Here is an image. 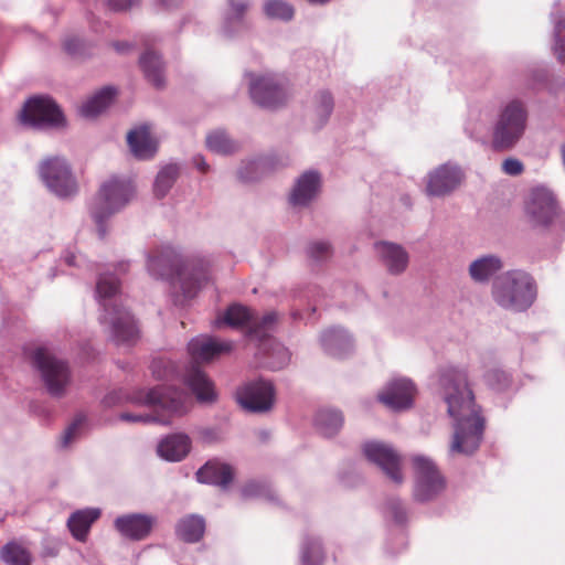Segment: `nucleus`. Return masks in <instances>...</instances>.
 <instances>
[{"label": "nucleus", "instance_id": "nucleus-47", "mask_svg": "<svg viewBox=\"0 0 565 565\" xmlns=\"http://www.w3.org/2000/svg\"><path fill=\"white\" fill-rule=\"evenodd\" d=\"M487 376H488L489 383H491V384H492L494 377L498 380L499 383L508 382V376L504 372L492 371V372L488 373Z\"/></svg>", "mask_w": 565, "mask_h": 565}, {"label": "nucleus", "instance_id": "nucleus-42", "mask_svg": "<svg viewBox=\"0 0 565 565\" xmlns=\"http://www.w3.org/2000/svg\"><path fill=\"white\" fill-rule=\"evenodd\" d=\"M309 255L317 260L328 258L331 255V247L326 242H316L310 245Z\"/></svg>", "mask_w": 565, "mask_h": 565}, {"label": "nucleus", "instance_id": "nucleus-20", "mask_svg": "<svg viewBox=\"0 0 565 565\" xmlns=\"http://www.w3.org/2000/svg\"><path fill=\"white\" fill-rule=\"evenodd\" d=\"M127 142L132 154L141 160L150 159L158 149V141L151 135L150 126L140 125L127 135Z\"/></svg>", "mask_w": 565, "mask_h": 565}, {"label": "nucleus", "instance_id": "nucleus-53", "mask_svg": "<svg viewBox=\"0 0 565 565\" xmlns=\"http://www.w3.org/2000/svg\"><path fill=\"white\" fill-rule=\"evenodd\" d=\"M114 46H115V49H116L117 51H121V50H122L124 44L121 45V44H119V43H116Z\"/></svg>", "mask_w": 565, "mask_h": 565}, {"label": "nucleus", "instance_id": "nucleus-6", "mask_svg": "<svg viewBox=\"0 0 565 565\" xmlns=\"http://www.w3.org/2000/svg\"><path fill=\"white\" fill-rule=\"evenodd\" d=\"M185 398L186 395L180 390L158 386L150 390L143 399L145 404L154 408L152 415L122 413L120 418L128 422H156L169 425L174 416H181L186 412L184 406Z\"/></svg>", "mask_w": 565, "mask_h": 565}, {"label": "nucleus", "instance_id": "nucleus-52", "mask_svg": "<svg viewBox=\"0 0 565 565\" xmlns=\"http://www.w3.org/2000/svg\"><path fill=\"white\" fill-rule=\"evenodd\" d=\"M307 1L310 3H315V4H324V3L329 2L330 0H307Z\"/></svg>", "mask_w": 565, "mask_h": 565}, {"label": "nucleus", "instance_id": "nucleus-5", "mask_svg": "<svg viewBox=\"0 0 565 565\" xmlns=\"http://www.w3.org/2000/svg\"><path fill=\"white\" fill-rule=\"evenodd\" d=\"M492 295L500 307L524 311L532 306L536 298V285L527 273L512 270L495 280Z\"/></svg>", "mask_w": 565, "mask_h": 565}, {"label": "nucleus", "instance_id": "nucleus-10", "mask_svg": "<svg viewBox=\"0 0 565 565\" xmlns=\"http://www.w3.org/2000/svg\"><path fill=\"white\" fill-rule=\"evenodd\" d=\"M412 463L415 478L414 498L416 501H430L445 490V478L430 458L416 455L412 457Z\"/></svg>", "mask_w": 565, "mask_h": 565}, {"label": "nucleus", "instance_id": "nucleus-33", "mask_svg": "<svg viewBox=\"0 0 565 565\" xmlns=\"http://www.w3.org/2000/svg\"><path fill=\"white\" fill-rule=\"evenodd\" d=\"M324 558V551L320 540L308 537L302 546V565H323Z\"/></svg>", "mask_w": 565, "mask_h": 565}, {"label": "nucleus", "instance_id": "nucleus-45", "mask_svg": "<svg viewBox=\"0 0 565 565\" xmlns=\"http://www.w3.org/2000/svg\"><path fill=\"white\" fill-rule=\"evenodd\" d=\"M139 3V0H107V4L113 11H125Z\"/></svg>", "mask_w": 565, "mask_h": 565}, {"label": "nucleus", "instance_id": "nucleus-54", "mask_svg": "<svg viewBox=\"0 0 565 565\" xmlns=\"http://www.w3.org/2000/svg\"><path fill=\"white\" fill-rule=\"evenodd\" d=\"M74 256H71L66 259L67 264L73 265Z\"/></svg>", "mask_w": 565, "mask_h": 565}, {"label": "nucleus", "instance_id": "nucleus-30", "mask_svg": "<svg viewBox=\"0 0 565 565\" xmlns=\"http://www.w3.org/2000/svg\"><path fill=\"white\" fill-rule=\"evenodd\" d=\"M317 425L326 436H333L343 425V416L340 412L333 409H322L317 414Z\"/></svg>", "mask_w": 565, "mask_h": 565}, {"label": "nucleus", "instance_id": "nucleus-9", "mask_svg": "<svg viewBox=\"0 0 565 565\" xmlns=\"http://www.w3.org/2000/svg\"><path fill=\"white\" fill-rule=\"evenodd\" d=\"M529 222L535 227H564V218L559 212L554 194L545 188H535L530 192L525 204Z\"/></svg>", "mask_w": 565, "mask_h": 565}, {"label": "nucleus", "instance_id": "nucleus-37", "mask_svg": "<svg viewBox=\"0 0 565 565\" xmlns=\"http://www.w3.org/2000/svg\"><path fill=\"white\" fill-rule=\"evenodd\" d=\"M264 11L268 18L282 21H290L295 15L294 7L284 0H268Z\"/></svg>", "mask_w": 565, "mask_h": 565}, {"label": "nucleus", "instance_id": "nucleus-3", "mask_svg": "<svg viewBox=\"0 0 565 565\" xmlns=\"http://www.w3.org/2000/svg\"><path fill=\"white\" fill-rule=\"evenodd\" d=\"M119 281L114 275H102L96 284V294L104 307L102 323L110 326L113 339L117 343H134L139 337V329L128 310L117 303Z\"/></svg>", "mask_w": 565, "mask_h": 565}, {"label": "nucleus", "instance_id": "nucleus-41", "mask_svg": "<svg viewBox=\"0 0 565 565\" xmlns=\"http://www.w3.org/2000/svg\"><path fill=\"white\" fill-rule=\"evenodd\" d=\"M84 422H85L84 415H78L75 417V419L65 429V431L63 433V435L61 437V446L62 447H67L73 441V439L75 438V436L77 434V430L79 429V427L83 425Z\"/></svg>", "mask_w": 565, "mask_h": 565}, {"label": "nucleus", "instance_id": "nucleus-31", "mask_svg": "<svg viewBox=\"0 0 565 565\" xmlns=\"http://www.w3.org/2000/svg\"><path fill=\"white\" fill-rule=\"evenodd\" d=\"M1 558L8 565H31L30 552L18 543H8L1 550Z\"/></svg>", "mask_w": 565, "mask_h": 565}, {"label": "nucleus", "instance_id": "nucleus-23", "mask_svg": "<svg viewBox=\"0 0 565 565\" xmlns=\"http://www.w3.org/2000/svg\"><path fill=\"white\" fill-rule=\"evenodd\" d=\"M200 482L227 487L233 480L232 467L216 460L207 461L196 472Z\"/></svg>", "mask_w": 565, "mask_h": 565}, {"label": "nucleus", "instance_id": "nucleus-2", "mask_svg": "<svg viewBox=\"0 0 565 565\" xmlns=\"http://www.w3.org/2000/svg\"><path fill=\"white\" fill-rule=\"evenodd\" d=\"M148 270L156 277L170 279L174 286L179 285L185 298H193L210 278L206 262H182L168 246L149 255Z\"/></svg>", "mask_w": 565, "mask_h": 565}, {"label": "nucleus", "instance_id": "nucleus-25", "mask_svg": "<svg viewBox=\"0 0 565 565\" xmlns=\"http://www.w3.org/2000/svg\"><path fill=\"white\" fill-rule=\"evenodd\" d=\"M320 188V175L315 171L305 172L297 181L290 195L294 205H306L312 200Z\"/></svg>", "mask_w": 565, "mask_h": 565}, {"label": "nucleus", "instance_id": "nucleus-43", "mask_svg": "<svg viewBox=\"0 0 565 565\" xmlns=\"http://www.w3.org/2000/svg\"><path fill=\"white\" fill-rule=\"evenodd\" d=\"M524 170L523 163L515 158H508L502 162V171L509 175H520Z\"/></svg>", "mask_w": 565, "mask_h": 565}, {"label": "nucleus", "instance_id": "nucleus-28", "mask_svg": "<svg viewBox=\"0 0 565 565\" xmlns=\"http://www.w3.org/2000/svg\"><path fill=\"white\" fill-rule=\"evenodd\" d=\"M117 92L113 87H105L86 100L81 107V115L93 118L106 109L113 102Z\"/></svg>", "mask_w": 565, "mask_h": 565}, {"label": "nucleus", "instance_id": "nucleus-16", "mask_svg": "<svg viewBox=\"0 0 565 565\" xmlns=\"http://www.w3.org/2000/svg\"><path fill=\"white\" fill-rule=\"evenodd\" d=\"M274 386L266 381L250 382L237 392L241 406L252 413H263L274 404Z\"/></svg>", "mask_w": 565, "mask_h": 565}, {"label": "nucleus", "instance_id": "nucleus-34", "mask_svg": "<svg viewBox=\"0 0 565 565\" xmlns=\"http://www.w3.org/2000/svg\"><path fill=\"white\" fill-rule=\"evenodd\" d=\"M179 174V168L175 164L164 167L157 175L154 182V194L157 198H163L172 188Z\"/></svg>", "mask_w": 565, "mask_h": 565}, {"label": "nucleus", "instance_id": "nucleus-44", "mask_svg": "<svg viewBox=\"0 0 565 565\" xmlns=\"http://www.w3.org/2000/svg\"><path fill=\"white\" fill-rule=\"evenodd\" d=\"M168 366H170L169 362L163 360H154L151 364V370L153 375L158 379H168L169 373L172 372V369L168 371Z\"/></svg>", "mask_w": 565, "mask_h": 565}, {"label": "nucleus", "instance_id": "nucleus-21", "mask_svg": "<svg viewBox=\"0 0 565 565\" xmlns=\"http://www.w3.org/2000/svg\"><path fill=\"white\" fill-rule=\"evenodd\" d=\"M100 518V510L87 508L73 512L67 520V527L73 537L86 542L92 525Z\"/></svg>", "mask_w": 565, "mask_h": 565}, {"label": "nucleus", "instance_id": "nucleus-7", "mask_svg": "<svg viewBox=\"0 0 565 565\" xmlns=\"http://www.w3.org/2000/svg\"><path fill=\"white\" fill-rule=\"evenodd\" d=\"M132 194L134 185L128 179L111 178L102 185L92 210L93 217L99 226L100 237L105 236L102 228L104 220L122 207Z\"/></svg>", "mask_w": 565, "mask_h": 565}, {"label": "nucleus", "instance_id": "nucleus-1", "mask_svg": "<svg viewBox=\"0 0 565 565\" xmlns=\"http://www.w3.org/2000/svg\"><path fill=\"white\" fill-rule=\"evenodd\" d=\"M440 385L448 414L456 420L449 451L451 455H471L481 444L484 418L475 403L467 373L456 367H447L441 372Z\"/></svg>", "mask_w": 565, "mask_h": 565}, {"label": "nucleus", "instance_id": "nucleus-48", "mask_svg": "<svg viewBox=\"0 0 565 565\" xmlns=\"http://www.w3.org/2000/svg\"><path fill=\"white\" fill-rule=\"evenodd\" d=\"M193 161L202 173H206L209 171V164L205 162L202 156H195Z\"/></svg>", "mask_w": 565, "mask_h": 565}, {"label": "nucleus", "instance_id": "nucleus-13", "mask_svg": "<svg viewBox=\"0 0 565 565\" xmlns=\"http://www.w3.org/2000/svg\"><path fill=\"white\" fill-rule=\"evenodd\" d=\"M33 363L41 372L49 393L62 396L70 382L66 362L54 356L47 349L39 348L33 353Z\"/></svg>", "mask_w": 565, "mask_h": 565}, {"label": "nucleus", "instance_id": "nucleus-14", "mask_svg": "<svg viewBox=\"0 0 565 565\" xmlns=\"http://www.w3.org/2000/svg\"><path fill=\"white\" fill-rule=\"evenodd\" d=\"M252 99L265 108H276L284 105L288 97L286 82L274 76H260L250 81Z\"/></svg>", "mask_w": 565, "mask_h": 565}, {"label": "nucleus", "instance_id": "nucleus-4", "mask_svg": "<svg viewBox=\"0 0 565 565\" xmlns=\"http://www.w3.org/2000/svg\"><path fill=\"white\" fill-rule=\"evenodd\" d=\"M230 342H220L213 338L192 339L188 344L189 353L193 360L186 376L185 383L202 403H211L216 399V392L213 382L199 367L200 362H210L222 353L230 352Z\"/></svg>", "mask_w": 565, "mask_h": 565}, {"label": "nucleus", "instance_id": "nucleus-8", "mask_svg": "<svg viewBox=\"0 0 565 565\" xmlns=\"http://www.w3.org/2000/svg\"><path fill=\"white\" fill-rule=\"evenodd\" d=\"M526 110L522 103L513 100L502 110L494 127L492 146L495 150L511 149L522 137L526 126Z\"/></svg>", "mask_w": 565, "mask_h": 565}, {"label": "nucleus", "instance_id": "nucleus-32", "mask_svg": "<svg viewBox=\"0 0 565 565\" xmlns=\"http://www.w3.org/2000/svg\"><path fill=\"white\" fill-rule=\"evenodd\" d=\"M254 312L242 305H232L225 311L223 322L231 327H247L249 329Z\"/></svg>", "mask_w": 565, "mask_h": 565}, {"label": "nucleus", "instance_id": "nucleus-35", "mask_svg": "<svg viewBox=\"0 0 565 565\" xmlns=\"http://www.w3.org/2000/svg\"><path fill=\"white\" fill-rule=\"evenodd\" d=\"M207 148L216 153L230 154L237 150L235 141L230 139L224 131H214L206 137Z\"/></svg>", "mask_w": 565, "mask_h": 565}, {"label": "nucleus", "instance_id": "nucleus-36", "mask_svg": "<svg viewBox=\"0 0 565 565\" xmlns=\"http://www.w3.org/2000/svg\"><path fill=\"white\" fill-rule=\"evenodd\" d=\"M277 320L278 316L275 311L267 312L260 318L254 313L248 332L255 338L263 339L268 331L273 330Z\"/></svg>", "mask_w": 565, "mask_h": 565}, {"label": "nucleus", "instance_id": "nucleus-51", "mask_svg": "<svg viewBox=\"0 0 565 565\" xmlns=\"http://www.w3.org/2000/svg\"><path fill=\"white\" fill-rule=\"evenodd\" d=\"M405 511L402 508L394 511V518L397 522H403L405 520Z\"/></svg>", "mask_w": 565, "mask_h": 565}, {"label": "nucleus", "instance_id": "nucleus-24", "mask_svg": "<svg viewBox=\"0 0 565 565\" xmlns=\"http://www.w3.org/2000/svg\"><path fill=\"white\" fill-rule=\"evenodd\" d=\"M191 440L184 434H172L167 436L158 445L160 457L169 461H180L190 451Z\"/></svg>", "mask_w": 565, "mask_h": 565}, {"label": "nucleus", "instance_id": "nucleus-22", "mask_svg": "<svg viewBox=\"0 0 565 565\" xmlns=\"http://www.w3.org/2000/svg\"><path fill=\"white\" fill-rule=\"evenodd\" d=\"M375 248L391 274L403 273L408 265L407 252L397 244L381 242Z\"/></svg>", "mask_w": 565, "mask_h": 565}, {"label": "nucleus", "instance_id": "nucleus-40", "mask_svg": "<svg viewBox=\"0 0 565 565\" xmlns=\"http://www.w3.org/2000/svg\"><path fill=\"white\" fill-rule=\"evenodd\" d=\"M554 53L559 62L565 63V18L555 25Z\"/></svg>", "mask_w": 565, "mask_h": 565}, {"label": "nucleus", "instance_id": "nucleus-50", "mask_svg": "<svg viewBox=\"0 0 565 565\" xmlns=\"http://www.w3.org/2000/svg\"><path fill=\"white\" fill-rule=\"evenodd\" d=\"M160 2L164 8L170 9L173 7H178L181 0H160Z\"/></svg>", "mask_w": 565, "mask_h": 565}, {"label": "nucleus", "instance_id": "nucleus-19", "mask_svg": "<svg viewBox=\"0 0 565 565\" xmlns=\"http://www.w3.org/2000/svg\"><path fill=\"white\" fill-rule=\"evenodd\" d=\"M154 523L156 519L151 515L131 513L118 516L114 526L124 537L141 541L149 536Z\"/></svg>", "mask_w": 565, "mask_h": 565}, {"label": "nucleus", "instance_id": "nucleus-38", "mask_svg": "<svg viewBox=\"0 0 565 565\" xmlns=\"http://www.w3.org/2000/svg\"><path fill=\"white\" fill-rule=\"evenodd\" d=\"M313 107L321 124L326 122L333 110L332 95L327 90L320 92L315 98Z\"/></svg>", "mask_w": 565, "mask_h": 565}, {"label": "nucleus", "instance_id": "nucleus-27", "mask_svg": "<svg viewBox=\"0 0 565 565\" xmlns=\"http://www.w3.org/2000/svg\"><path fill=\"white\" fill-rule=\"evenodd\" d=\"M139 63L146 78L153 86L159 88L164 84L163 63L157 53L152 51L145 52L141 55Z\"/></svg>", "mask_w": 565, "mask_h": 565}, {"label": "nucleus", "instance_id": "nucleus-18", "mask_svg": "<svg viewBox=\"0 0 565 565\" xmlns=\"http://www.w3.org/2000/svg\"><path fill=\"white\" fill-rule=\"evenodd\" d=\"M461 170L451 164H441L428 174L426 192L428 195L443 196L454 191L462 181Z\"/></svg>", "mask_w": 565, "mask_h": 565}, {"label": "nucleus", "instance_id": "nucleus-11", "mask_svg": "<svg viewBox=\"0 0 565 565\" xmlns=\"http://www.w3.org/2000/svg\"><path fill=\"white\" fill-rule=\"evenodd\" d=\"M39 174L46 186L61 198L72 196L78 190L71 166L63 157L52 156L42 160Z\"/></svg>", "mask_w": 565, "mask_h": 565}, {"label": "nucleus", "instance_id": "nucleus-49", "mask_svg": "<svg viewBox=\"0 0 565 565\" xmlns=\"http://www.w3.org/2000/svg\"><path fill=\"white\" fill-rule=\"evenodd\" d=\"M232 7L238 15H242L247 10V4L244 2H232Z\"/></svg>", "mask_w": 565, "mask_h": 565}, {"label": "nucleus", "instance_id": "nucleus-46", "mask_svg": "<svg viewBox=\"0 0 565 565\" xmlns=\"http://www.w3.org/2000/svg\"><path fill=\"white\" fill-rule=\"evenodd\" d=\"M83 42L78 38H68L64 42L65 50L73 55L83 53Z\"/></svg>", "mask_w": 565, "mask_h": 565}, {"label": "nucleus", "instance_id": "nucleus-17", "mask_svg": "<svg viewBox=\"0 0 565 565\" xmlns=\"http://www.w3.org/2000/svg\"><path fill=\"white\" fill-rule=\"evenodd\" d=\"M416 395V387L407 379H396L379 394V401L394 411L409 408Z\"/></svg>", "mask_w": 565, "mask_h": 565}, {"label": "nucleus", "instance_id": "nucleus-29", "mask_svg": "<svg viewBox=\"0 0 565 565\" xmlns=\"http://www.w3.org/2000/svg\"><path fill=\"white\" fill-rule=\"evenodd\" d=\"M502 268L499 257L489 255L476 259L469 266V274L476 281H487Z\"/></svg>", "mask_w": 565, "mask_h": 565}, {"label": "nucleus", "instance_id": "nucleus-39", "mask_svg": "<svg viewBox=\"0 0 565 565\" xmlns=\"http://www.w3.org/2000/svg\"><path fill=\"white\" fill-rule=\"evenodd\" d=\"M266 162L263 160L249 161L245 163L238 171V177L243 181L257 180L264 172Z\"/></svg>", "mask_w": 565, "mask_h": 565}, {"label": "nucleus", "instance_id": "nucleus-26", "mask_svg": "<svg viewBox=\"0 0 565 565\" xmlns=\"http://www.w3.org/2000/svg\"><path fill=\"white\" fill-rule=\"evenodd\" d=\"M204 532L205 521L196 514L182 518L175 526L178 537L186 543L199 542L203 537Z\"/></svg>", "mask_w": 565, "mask_h": 565}, {"label": "nucleus", "instance_id": "nucleus-15", "mask_svg": "<svg viewBox=\"0 0 565 565\" xmlns=\"http://www.w3.org/2000/svg\"><path fill=\"white\" fill-rule=\"evenodd\" d=\"M363 451L367 460L379 466L388 479L396 484L403 483L402 457L395 449L386 444L373 441L365 444Z\"/></svg>", "mask_w": 565, "mask_h": 565}, {"label": "nucleus", "instance_id": "nucleus-12", "mask_svg": "<svg viewBox=\"0 0 565 565\" xmlns=\"http://www.w3.org/2000/svg\"><path fill=\"white\" fill-rule=\"evenodd\" d=\"M21 122L33 127L65 126V117L55 100L49 96L29 98L19 115Z\"/></svg>", "mask_w": 565, "mask_h": 565}]
</instances>
